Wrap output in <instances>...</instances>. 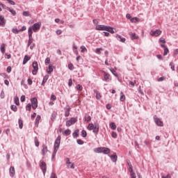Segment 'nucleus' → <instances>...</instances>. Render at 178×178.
Returning <instances> with one entry per match:
<instances>
[{"instance_id":"obj_1","label":"nucleus","mask_w":178,"mask_h":178,"mask_svg":"<svg viewBox=\"0 0 178 178\" xmlns=\"http://www.w3.org/2000/svg\"><path fill=\"white\" fill-rule=\"evenodd\" d=\"M40 29H41V22H37L29 28L28 33L30 35H33V31L34 33H37L38 30H40Z\"/></svg>"},{"instance_id":"obj_2","label":"nucleus","mask_w":178,"mask_h":178,"mask_svg":"<svg viewBox=\"0 0 178 178\" xmlns=\"http://www.w3.org/2000/svg\"><path fill=\"white\" fill-rule=\"evenodd\" d=\"M88 130H90V131L93 130V133H95V134H97L98 131H99V124H95L94 125V124L90 123L88 126Z\"/></svg>"},{"instance_id":"obj_3","label":"nucleus","mask_w":178,"mask_h":178,"mask_svg":"<svg viewBox=\"0 0 178 178\" xmlns=\"http://www.w3.org/2000/svg\"><path fill=\"white\" fill-rule=\"evenodd\" d=\"M61 139L62 138L60 136H58L54 142V154H56V152H58V149H59Z\"/></svg>"},{"instance_id":"obj_4","label":"nucleus","mask_w":178,"mask_h":178,"mask_svg":"<svg viewBox=\"0 0 178 178\" xmlns=\"http://www.w3.org/2000/svg\"><path fill=\"white\" fill-rule=\"evenodd\" d=\"M32 66L33 67L32 74H33V76H35V74H37V73L38 72V63H37V61H34L32 64Z\"/></svg>"},{"instance_id":"obj_5","label":"nucleus","mask_w":178,"mask_h":178,"mask_svg":"<svg viewBox=\"0 0 178 178\" xmlns=\"http://www.w3.org/2000/svg\"><path fill=\"white\" fill-rule=\"evenodd\" d=\"M31 102L33 109H37L38 108V100H37V98L33 97L31 99Z\"/></svg>"},{"instance_id":"obj_6","label":"nucleus","mask_w":178,"mask_h":178,"mask_svg":"<svg viewBox=\"0 0 178 178\" xmlns=\"http://www.w3.org/2000/svg\"><path fill=\"white\" fill-rule=\"evenodd\" d=\"M161 34H162V31H161L160 29L150 31V35H152V37H159Z\"/></svg>"},{"instance_id":"obj_7","label":"nucleus","mask_w":178,"mask_h":178,"mask_svg":"<svg viewBox=\"0 0 178 178\" xmlns=\"http://www.w3.org/2000/svg\"><path fill=\"white\" fill-rule=\"evenodd\" d=\"M77 122V118H72L70 120L66 122L67 127H70L72 124H74Z\"/></svg>"},{"instance_id":"obj_8","label":"nucleus","mask_w":178,"mask_h":178,"mask_svg":"<svg viewBox=\"0 0 178 178\" xmlns=\"http://www.w3.org/2000/svg\"><path fill=\"white\" fill-rule=\"evenodd\" d=\"M154 122L156 123V124H157V126H160L161 127H162L163 126V122H162L159 118H157L156 116L154 117Z\"/></svg>"},{"instance_id":"obj_9","label":"nucleus","mask_w":178,"mask_h":178,"mask_svg":"<svg viewBox=\"0 0 178 178\" xmlns=\"http://www.w3.org/2000/svg\"><path fill=\"white\" fill-rule=\"evenodd\" d=\"M106 27L107 26L105 25H97L95 27V29L99 31H106Z\"/></svg>"},{"instance_id":"obj_10","label":"nucleus","mask_w":178,"mask_h":178,"mask_svg":"<svg viewBox=\"0 0 178 178\" xmlns=\"http://www.w3.org/2000/svg\"><path fill=\"white\" fill-rule=\"evenodd\" d=\"M65 161H66V165L67 168H70V169H74V163H72L69 158H67Z\"/></svg>"},{"instance_id":"obj_11","label":"nucleus","mask_w":178,"mask_h":178,"mask_svg":"<svg viewBox=\"0 0 178 178\" xmlns=\"http://www.w3.org/2000/svg\"><path fill=\"white\" fill-rule=\"evenodd\" d=\"M40 169L42 170L43 173H45V172H47V163H45V162L42 161L40 163Z\"/></svg>"},{"instance_id":"obj_12","label":"nucleus","mask_w":178,"mask_h":178,"mask_svg":"<svg viewBox=\"0 0 178 178\" xmlns=\"http://www.w3.org/2000/svg\"><path fill=\"white\" fill-rule=\"evenodd\" d=\"M104 73V81H109V80H111V74L105 72L104 71L102 72Z\"/></svg>"},{"instance_id":"obj_13","label":"nucleus","mask_w":178,"mask_h":178,"mask_svg":"<svg viewBox=\"0 0 178 178\" xmlns=\"http://www.w3.org/2000/svg\"><path fill=\"white\" fill-rule=\"evenodd\" d=\"M9 173H10V177H15V175L16 173V171L15 170V167H10V168Z\"/></svg>"},{"instance_id":"obj_14","label":"nucleus","mask_w":178,"mask_h":178,"mask_svg":"<svg viewBox=\"0 0 178 178\" xmlns=\"http://www.w3.org/2000/svg\"><path fill=\"white\" fill-rule=\"evenodd\" d=\"M0 23H1V26L5 27V24H6V20L5 17L2 15H0Z\"/></svg>"},{"instance_id":"obj_15","label":"nucleus","mask_w":178,"mask_h":178,"mask_svg":"<svg viewBox=\"0 0 178 178\" xmlns=\"http://www.w3.org/2000/svg\"><path fill=\"white\" fill-rule=\"evenodd\" d=\"M131 40H138V36L136 34V33L131 32L129 33Z\"/></svg>"},{"instance_id":"obj_16","label":"nucleus","mask_w":178,"mask_h":178,"mask_svg":"<svg viewBox=\"0 0 178 178\" xmlns=\"http://www.w3.org/2000/svg\"><path fill=\"white\" fill-rule=\"evenodd\" d=\"M102 153L107 154L111 153V149L108 147H102Z\"/></svg>"},{"instance_id":"obj_17","label":"nucleus","mask_w":178,"mask_h":178,"mask_svg":"<svg viewBox=\"0 0 178 178\" xmlns=\"http://www.w3.org/2000/svg\"><path fill=\"white\" fill-rule=\"evenodd\" d=\"M31 59V57L30 56H28V55L24 56L23 65H26V63H27V62Z\"/></svg>"},{"instance_id":"obj_18","label":"nucleus","mask_w":178,"mask_h":178,"mask_svg":"<svg viewBox=\"0 0 178 178\" xmlns=\"http://www.w3.org/2000/svg\"><path fill=\"white\" fill-rule=\"evenodd\" d=\"M116 38L118 41H120V42H126V38H122L120 35H116Z\"/></svg>"},{"instance_id":"obj_19","label":"nucleus","mask_w":178,"mask_h":178,"mask_svg":"<svg viewBox=\"0 0 178 178\" xmlns=\"http://www.w3.org/2000/svg\"><path fill=\"white\" fill-rule=\"evenodd\" d=\"M48 152V147H47V145H42V155H45Z\"/></svg>"},{"instance_id":"obj_20","label":"nucleus","mask_w":178,"mask_h":178,"mask_svg":"<svg viewBox=\"0 0 178 178\" xmlns=\"http://www.w3.org/2000/svg\"><path fill=\"white\" fill-rule=\"evenodd\" d=\"M41 120V116L37 115L35 121V125L38 127V124H40V121Z\"/></svg>"},{"instance_id":"obj_21","label":"nucleus","mask_w":178,"mask_h":178,"mask_svg":"<svg viewBox=\"0 0 178 178\" xmlns=\"http://www.w3.org/2000/svg\"><path fill=\"white\" fill-rule=\"evenodd\" d=\"M52 72H54V67L50 64L48 69L47 70V73H48V74H51Z\"/></svg>"},{"instance_id":"obj_22","label":"nucleus","mask_w":178,"mask_h":178,"mask_svg":"<svg viewBox=\"0 0 178 178\" xmlns=\"http://www.w3.org/2000/svg\"><path fill=\"white\" fill-rule=\"evenodd\" d=\"M106 31H108V33H111V34H115V31H113V28L111 26H106Z\"/></svg>"},{"instance_id":"obj_23","label":"nucleus","mask_w":178,"mask_h":178,"mask_svg":"<svg viewBox=\"0 0 178 178\" xmlns=\"http://www.w3.org/2000/svg\"><path fill=\"white\" fill-rule=\"evenodd\" d=\"M33 44V35H30V33H29V42H28V47H30L31 44Z\"/></svg>"},{"instance_id":"obj_24","label":"nucleus","mask_w":178,"mask_h":178,"mask_svg":"<svg viewBox=\"0 0 178 178\" xmlns=\"http://www.w3.org/2000/svg\"><path fill=\"white\" fill-rule=\"evenodd\" d=\"M111 159L113 162H116V161H118V155H116V153H114L113 155L111 156Z\"/></svg>"},{"instance_id":"obj_25","label":"nucleus","mask_w":178,"mask_h":178,"mask_svg":"<svg viewBox=\"0 0 178 178\" xmlns=\"http://www.w3.org/2000/svg\"><path fill=\"white\" fill-rule=\"evenodd\" d=\"M126 100V96L124 95V94L123 93V92H120V101H121L122 102H123L124 101Z\"/></svg>"},{"instance_id":"obj_26","label":"nucleus","mask_w":178,"mask_h":178,"mask_svg":"<svg viewBox=\"0 0 178 178\" xmlns=\"http://www.w3.org/2000/svg\"><path fill=\"white\" fill-rule=\"evenodd\" d=\"M94 152H96V154H102V147H97L94 149Z\"/></svg>"},{"instance_id":"obj_27","label":"nucleus","mask_w":178,"mask_h":178,"mask_svg":"<svg viewBox=\"0 0 178 178\" xmlns=\"http://www.w3.org/2000/svg\"><path fill=\"white\" fill-rule=\"evenodd\" d=\"M48 79H49V75H45L43 78V81L42 82V86H44V84H45L47 83V81L48 80Z\"/></svg>"},{"instance_id":"obj_28","label":"nucleus","mask_w":178,"mask_h":178,"mask_svg":"<svg viewBox=\"0 0 178 178\" xmlns=\"http://www.w3.org/2000/svg\"><path fill=\"white\" fill-rule=\"evenodd\" d=\"M95 94H96V98L97 99H101V94L98 92V90H94Z\"/></svg>"},{"instance_id":"obj_29","label":"nucleus","mask_w":178,"mask_h":178,"mask_svg":"<svg viewBox=\"0 0 178 178\" xmlns=\"http://www.w3.org/2000/svg\"><path fill=\"white\" fill-rule=\"evenodd\" d=\"M79 129H76L74 132L72 134L73 137H74L75 138H77V137H79Z\"/></svg>"},{"instance_id":"obj_30","label":"nucleus","mask_w":178,"mask_h":178,"mask_svg":"<svg viewBox=\"0 0 178 178\" xmlns=\"http://www.w3.org/2000/svg\"><path fill=\"white\" fill-rule=\"evenodd\" d=\"M8 12L11 13V15H13V16H16V10L12 9V8H8Z\"/></svg>"},{"instance_id":"obj_31","label":"nucleus","mask_w":178,"mask_h":178,"mask_svg":"<svg viewBox=\"0 0 178 178\" xmlns=\"http://www.w3.org/2000/svg\"><path fill=\"white\" fill-rule=\"evenodd\" d=\"M5 47H6V44L3 43L1 45V52L2 54H5Z\"/></svg>"},{"instance_id":"obj_32","label":"nucleus","mask_w":178,"mask_h":178,"mask_svg":"<svg viewBox=\"0 0 178 178\" xmlns=\"http://www.w3.org/2000/svg\"><path fill=\"white\" fill-rule=\"evenodd\" d=\"M70 115V108H66L65 110V118H67V116H69Z\"/></svg>"},{"instance_id":"obj_33","label":"nucleus","mask_w":178,"mask_h":178,"mask_svg":"<svg viewBox=\"0 0 178 178\" xmlns=\"http://www.w3.org/2000/svg\"><path fill=\"white\" fill-rule=\"evenodd\" d=\"M110 127L111 129H112V130H116V124H115V122H111L110 124Z\"/></svg>"},{"instance_id":"obj_34","label":"nucleus","mask_w":178,"mask_h":178,"mask_svg":"<svg viewBox=\"0 0 178 178\" xmlns=\"http://www.w3.org/2000/svg\"><path fill=\"white\" fill-rule=\"evenodd\" d=\"M14 102H15V105H17V106L20 105V103L19 102V97H15L14 98Z\"/></svg>"},{"instance_id":"obj_35","label":"nucleus","mask_w":178,"mask_h":178,"mask_svg":"<svg viewBox=\"0 0 178 178\" xmlns=\"http://www.w3.org/2000/svg\"><path fill=\"white\" fill-rule=\"evenodd\" d=\"M34 143H35V147H39L40 142L38 141V138H37V137L34 138Z\"/></svg>"},{"instance_id":"obj_36","label":"nucleus","mask_w":178,"mask_h":178,"mask_svg":"<svg viewBox=\"0 0 178 178\" xmlns=\"http://www.w3.org/2000/svg\"><path fill=\"white\" fill-rule=\"evenodd\" d=\"M72 133V131H70V129H66L65 131H64V134L65 136H70Z\"/></svg>"},{"instance_id":"obj_37","label":"nucleus","mask_w":178,"mask_h":178,"mask_svg":"<svg viewBox=\"0 0 178 178\" xmlns=\"http://www.w3.org/2000/svg\"><path fill=\"white\" fill-rule=\"evenodd\" d=\"M129 171L130 172V175H136L134 172H133V165H130V167L129 168Z\"/></svg>"},{"instance_id":"obj_38","label":"nucleus","mask_w":178,"mask_h":178,"mask_svg":"<svg viewBox=\"0 0 178 178\" xmlns=\"http://www.w3.org/2000/svg\"><path fill=\"white\" fill-rule=\"evenodd\" d=\"M26 111H29V112L31 111V104H28L26 106Z\"/></svg>"},{"instance_id":"obj_39","label":"nucleus","mask_w":178,"mask_h":178,"mask_svg":"<svg viewBox=\"0 0 178 178\" xmlns=\"http://www.w3.org/2000/svg\"><path fill=\"white\" fill-rule=\"evenodd\" d=\"M10 108L14 111V112H17V106L15 105H11Z\"/></svg>"},{"instance_id":"obj_40","label":"nucleus","mask_w":178,"mask_h":178,"mask_svg":"<svg viewBox=\"0 0 178 178\" xmlns=\"http://www.w3.org/2000/svg\"><path fill=\"white\" fill-rule=\"evenodd\" d=\"M131 22L132 23H136V22H138V17H135L131 19Z\"/></svg>"},{"instance_id":"obj_41","label":"nucleus","mask_w":178,"mask_h":178,"mask_svg":"<svg viewBox=\"0 0 178 178\" xmlns=\"http://www.w3.org/2000/svg\"><path fill=\"white\" fill-rule=\"evenodd\" d=\"M168 54H169V49H168V47H165L164 48L163 56H166V55H168Z\"/></svg>"},{"instance_id":"obj_42","label":"nucleus","mask_w":178,"mask_h":178,"mask_svg":"<svg viewBox=\"0 0 178 178\" xmlns=\"http://www.w3.org/2000/svg\"><path fill=\"white\" fill-rule=\"evenodd\" d=\"M85 120H86V122H91V116L85 115Z\"/></svg>"},{"instance_id":"obj_43","label":"nucleus","mask_w":178,"mask_h":178,"mask_svg":"<svg viewBox=\"0 0 178 178\" xmlns=\"http://www.w3.org/2000/svg\"><path fill=\"white\" fill-rule=\"evenodd\" d=\"M81 136H82V137H83V138L87 137V131H86V130H83V131H81Z\"/></svg>"},{"instance_id":"obj_44","label":"nucleus","mask_w":178,"mask_h":178,"mask_svg":"<svg viewBox=\"0 0 178 178\" xmlns=\"http://www.w3.org/2000/svg\"><path fill=\"white\" fill-rule=\"evenodd\" d=\"M101 51H104V49L102 48H97L96 49V54H98L99 55L101 54Z\"/></svg>"},{"instance_id":"obj_45","label":"nucleus","mask_w":178,"mask_h":178,"mask_svg":"<svg viewBox=\"0 0 178 178\" xmlns=\"http://www.w3.org/2000/svg\"><path fill=\"white\" fill-rule=\"evenodd\" d=\"M19 129H23V121L22 120H19L18 121Z\"/></svg>"},{"instance_id":"obj_46","label":"nucleus","mask_w":178,"mask_h":178,"mask_svg":"<svg viewBox=\"0 0 178 178\" xmlns=\"http://www.w3.org/2000/svg\"><path fill=\"white\" fill-rule=\"evenodd\" d=\"M77 144H79V145H83V144H84V141H83L81 139H78L76 140Z\"/></svg>"},{"instance_id":"obj_47","label":"nucleus","mask_w":178,"mask_h":178,"mask_svg":"<svg viewBox=\"0 0 178 178\" xmlns=\"http://www.w3.org/2000/svg\"><path fill=\"white\" fill-rule=\"evenodd\" d=\"M68 69H70V70H73V69H74V66L73 65V64L72 63H70L68 65Z\"/></svg>"},{"instance_id":"obj_48","label":"nucleus","mask_w":178,"mask_h":178,"mask_svg":"<svg viewBox=\"0 0 178 178\" xmlns=\"http://www.w3.org/2000/svg\"><path fill=\"white\" fill-rule=\"evenodd\" d=\"M12 31L14 34H19V33H20V31L17 30V29H13Z\"/></svg>"},{"instance_id":"obj_49","label":"nucleus","mask_w":178,"mask_h":178,"mask_svg":"<svg viewBox=\"0 0 178 178\" xmlns=\"http://www.w3.org/2000/svg\"><path fill=\"white\" fill-rule=\"evenodd\" d=\"M76 89L78 90V91H82L83 90V86H81L80 84H78L76 86Z\"/></svg>"},{"instance_id":"obj_50","label":"nucleus","mask_w":178,"mask_h":178,"mask_svg":"<svg viewBox=\"0 0 178 178\" xmlns=\"http://www.w3.org/2000/svg\"><path fill=\"white\" fill-rule=\"evenodd\" d=\"M45 65H49V63H50L51 62V58H49V57H47L46 59H45Z\"/></svg>"},{"instance_id":"obj_51","label":"nucleus","mask_w":178,"mask_h":178,"mask_svg":"<svg viewBox=\"0 0 178 178\" xmlns=\"http://www.w3.org/2000/svg\"><path fill=\"white\" fill-rule=\"evenodd\" d=\"M159 42H162V44H166V40H165V38H161L159 39Z\"/></svg>"},{"instance_id":"obj_52","label":"nucleus","mask_w":178,"mask_h":178,"mask_svg":"<svg viewBox=\"0 0 178 178\" xmlns=\"http://www.w3.org/2000/svg\"><path fill=\"white\" fill-rule=\"evenodd\" d=\"M22 15H23V16H26V17L30 16V13H29L28 11H24L22 13Z\"/></svg>"},{"instance_id":"obj_53","label":"nucleus","mask_w":178,"mask_h":178,"mask_svg":"<svg viewBox=\"0 0 178 178\" xmlns=\"http://www.w3.org/2000/svg\"><path fill=\"white\" fill-rule=\"evenodd\" d=\"M50 99H51V101H56V96H55L54 95H51Z\"/></svg>"},{"instance_id":"obj_54","label":"nucleus","mask_w":178,"mask_h":178,"mask_svg":"<svg viewBox=\"0 0 178 178\" xmlns=\"http://www.w3.org/2000/svg\"><path fill=\"white\" fill-rule=\"evenodd\" d=\"M73 85V80H72V79H69L68 81V86L69 87H72V86Z\"/></svg>"},{"instance_id":"obj_55","label":"nucleus","mask_w":178,"mask_h":178,"mask_svg":"<svg viewBox=\"0 0 178 178\" xmlns=\"http://www.w3.org/2000/svg\"><path fill=\"white\" fill-rule=\"evenodd\" d=\"M81 52H86V51H87V49L84 46H81Z\"/></svg>"},{"instance_id":"obj_56","label":"nucleus","mask_w":178,"mask_h":178,"mask_svg":"<svg viewBox=\"0 0 178 178\" xmlns=\"http://www.w3.org/2000/svg\"><path fill=\"white\" fill-rule=\"evenodd\" d=\"M20 99H21V102H24V101H26V96L24 95L21 96Z\"/></svg>"},{"instance_id":"obj_57","label":"nucleus","mask_w":178,"mask_h":178,"mask_svg":"<svg viewBox=\"0 0 178 178\" xmlns=\"http://www.w3.org/2000/svg\"><path fill=\"white\" fill-rule=\"evenodd\" d=\"M111 136L113 138H116V137H118V134H116V132H112Z\"/></svg>"},{"instance_id":"obj_58","label":"nucleus","mask_w":178,"mask_h":178,"mask_svg":"<svg viewBox=\"0 0 178 178\" xmlns=\"http://www.w3.org/2000/svg\"><path fill=\"white\" fill-rule=\"evenodd\" d=\"M170 66L171 69H172L173 71H175V63H170Z\"/></svg>"},{"instance_id":"obj_59","label":"nucleus","mask_w":178,"mask_h":178,"mask_svg":"<svg viewBox=\"0 0 178 178\" xmlns=\"http://www.w3.org/2000/svg\"><path fill=\"white\" fill-rule=\"evenodd\" d=\"M57 35H60L62 34V30L58 29L56 31Z\"/></svg>"},{"instance_id":"obj_60","label":"nucleus","mask_w":178,"mask_h":178,"mask_svg":"<svg viewBox=\"0 0 178 178\" xmlns=\"http://www.w3.org/2000/svg\"><path fill=\"white\" fill-rule=\"evenodd\" d=\"M7 1L8 2V3H10V5H15V1L12 0H7Z\"/></svg>"},{"instance_id":"obj_61","label":"nucleus","mask_w":178,"mask_h":178,"mask_svg":"<svg viewBox=\"0 0 178 178\" xmlns=\"http://www.w3.org/2000/svg\"><path fill=\"white\" fill-rule=\"evenodd\" d=\"M10 72H12V67L10 66H8L7 67V72L10 73Z\"/></svg>"},{"instance_id":"obj_62","label":"nucleus","mask_w":178,"mask_h":178,"mask_svg":"<svg viewBox=\"0 0 178 178\" xmlns=\"http://www.w3.org/2000/svg\"><path fill=\"white\" fill-rule=\"evenodd\" d=\"M26 29H27V28H26L25 26H22V29L19 30V32H20V31H26Z\"/></svg>"},{"instance_id":"obj_63","label":"nucleus","mask_w":178,"mask_h":178,"mask_svg":"<svg viewBox=\"0 0 178 178\" xmlns=\"http://www.w3.org/2000/svg\"><path fill=\"white\" fill-rule=\"evenodd\" d=\"M1 6H2L3 9H6V10H8V9L10 8L9 7L6 6L4 5V4H3Z\"/></svg>"},{"instance_id":"obj_64","label":"nucleus","mask_w":178,"mask_h":178,"mask_svg":"<svg viewBox=\"0 0 178 178\" xmlns=\"http://www.w3.org/2000/svg\"><path fill=\"white\" fill-rule=\"evenodd\" d=\"M51 178H58V177H56V174H55V173H51Z\"/></svg>"}]
</instances>
